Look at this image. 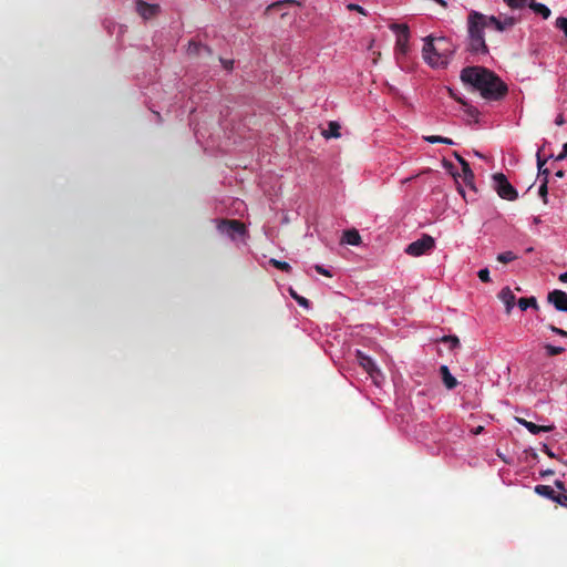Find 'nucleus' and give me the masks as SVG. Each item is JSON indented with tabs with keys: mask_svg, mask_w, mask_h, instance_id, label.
<instances>
[{
	"mask_svg": "<svg viewBox=\"0 0 567 567\" xmlns=\"http://www.w3.org/2000/svg\"><path fill=\"white\" fill-rule=\"evenodd\" d=\"M515 23L516 20L513 17H506L504 20H501L495 16L470 10L466 18L467 51L473 54L487 55L489 50L485 41V29L493 28L498 32H504Z\"/></svg>",
	"mask_w": 567,
	"mask_h": 567,
	"instance_id": "nucleus-1",
	"label": "nucleus"
},
{
	"mask_svg": "<svg viewBox=\"0 0 567 567\" xmlns=\"http://www.w3.org/2000/svg\"><path fill=\"white\" fill-rule=\"evenodd\" d=\"M461 80L480 91L482 97L488 101H499L508 92L507 85L499 76L483 66L464 68Z\"/></svg>",
	"mask_w": 567,
	"mask_h": 567,
	"instance_id": "nucleus-2",
	"label": "nucleus"
},
{
	"mask_svg": "<svg viewBox=\"0 0 567 567\" xmlns=\"http://www.w3.org/2000/svg\"><path fill=\"white\" fill-rule=\"evenodd\" d=\"M437 38L427 35L424 39L423 58L431 66H445L449 63V58L454 53V49L439 50L434 43Z\"/></svg>",
	"mask_w": 567,
	"mask_h": 567,
	"instance_id": "nucleus-3",
	"label": "nucleus"
},
{
	"mask_svg": "<svg viewBox=\"0 0 567 567\" xmlns=\"http://www.w3.org/2000/svg\"><path fill=\"white\" fill-rule=\"evenodd\" d=\"M389 28L396 34L394 54L395 59L400 61L410 50V28L405 23H391Z\"/></svg>",
	"mask_w": 567,
	"mask_h": 567,
	"instance_id": "nucleus-4",
	"label": "nucleus"
},
{
	"mask_svg": "<svg viewBox=\"0 0 567 567\" xmlns=\"http://www.w3.org/2000/svg\"><path fill=\"white\" fill-rule=\"evenodd\" d=\"M493 187L497 195L503 199L512 202L518 197L517 190L503 173H496L493 175Z\"/></svg>",
	"mask_w": 567,
	"mask_h": 567,
	"instance_id": "nucleus-5",
	"label": "nucleus"
},
{
	"mask_svg": "<svg viewBox=\"0 0 567 567\" xmlns=\"http://www.w3.org/2000/svg\"><path fill=\"white\" fill-rule=\"evenodd\" d=\"M435 247V240L432 236L427 234H423L422 237L411 244H409L405 248V252L413 257H420L422 255L427 254Z\"/></svg>",
	"mask_w": 567,
	"mask_h": 567,
	"instance_id": "nucleus-6",
	"label": "nucleus"
},
{
	"mask_svg": "<svg viewBox=\"0 0 567 567\" xmlns=\"http://www.w3.org/2000/svg\"><path fill=\"white\" fill-rule=\"evenodd\" d=\"M218 230L226 234L230 238H235L237 235L243 236L246 233L245 224L237 219H223L217 226Z\"/></svg>",
	"mask_w": 567,
	"mask_h": 567,
	"instance_id": "nucleus-7",
	"label": "nucleus"
},
{
	"mask_svg": "<svg viewBox=\"0 0 567 567\" xmlns=\"http://www.w3.org/2000/svg\"><path fill=\"white\" fill-rule=\"evenodd\" d=\"M535 492L538 495L553 499L559 505L567 507V494L565 493L556 494L555 491L548 485H536Z\"/></svg>",
	"mask_w": 567,
	"mask_h": 567,
	"instance_id": "nucleus-8",
	"label": "nucleus"
},
{
	"mask_svg": "<svg viewBox=\"0 0 567 567\" xmlns=\"http://www.w3.org/2000/svg\"><path fill=\"white\" fill-rule=\"evenodd\" d=\"M355 358L359 364L372 379H377V377L381 374L380 370L377 368L373 360L362 351L357 350Z\"/></svg>",
	"mask_w": 567,
	"mask_h": 567,
	"instance_id": "nucleus-9",
	"label": "nucleus"
},
{
	"mask_svg": "<svg viewBox=\"0 0 567 567\" xmlns=\"http://www.w3.org/2000/svg\"><path fill=\"white\" fill-rule=\"evenodd\" d=\"M547 299L558 311L567 312V293L565 291L556 289L548 293Z\"/></svg>",
	"mask_w": 567,
	"mask_h": 567,
	"instance_id": "nucleus-10",
	"label": "nucleus"
},
{
	"mask_svg": "<svg viewBox=\"0 0 567 567\" xmlns=\"http://www.w3.org/2000/svg\"><path fill=\"white\" fill-rule=\"evenodd\" d=\"M136 10L143 19L147 20L157 16L161 8L158 4H150L142 0H138L136 2Z\"/></svg>",
	"mask_w": 567,
	"mask_h": 567,
	"instance_id": "nucleus-11",
	"label": "nucleus"
},
{
	"mask_svg": "<svg viewBox=\"0 0 567 567\" xmlns=\"http://www.w3.org/2000/svg\"><path fill=\"white\" fill-rule=\"evenodd\" d=\"M517 422L525 426L532 434H538L540 432H550L555 429L554 425H537L525 419L517 417Z\"/></svg>",
	"mask_w": 567,
	"mask_h": 567,
	"instance_id": "nucleus-12",
	"label": "nucleus"
},
{
	"mask_svg": "<svg viewBox=\"0 0 567 567\" xmlns=\"http://www.w3.org/2000/svg\"><path fill=\"white\" fill-rule=\"evenodd\" d=\"M498 298L505 303L506 311H507V313H509L512 308L514 307L515 300H516L513 291L508 287H505L498 293Z\"/></svg>",
	"mask_w": 567,
	"mask_h": 567,
	"instance_id": "nucleus-13",
	"label": "nucleus"
},
{
	"mask_svg": "<svg viewBox=\"0 0 567 567\" xmlns=\"http://www.w3.org/2000/svg\"><path fill=\"white\" fill-rule=\"evenodd\" d=\"M187 53L189 55H200L203 53H206L207 55H212V49L207 45H204L196 41H189Z\"/></svg>",
	"mask_w": 567,
	"mask_h": 567,
	"instance_id": "nucleus-14",
	"label": "nucleus"
},
{
	"mask_svg": "<svg viewBox=\"0 0 567 567\" xmlns=\"http://www.w3.org/2000/svg\"><path fill=\"white\" fill-rule=\"evenodd\" d=\"M440 374L446 389L453 390L457 385V380L451 374L446 365H441Z\"/></svg>",
	"mask_w": 567,
	"mask_h": 567,
	"instance_id": "nucleus-15",
	"label": "nucleus"
},
{
	"mask_svg": "<svg viewBox=\"0 0 567 567\" xmlns=\"http://www.w3.org/2000/svg\"><path fill=\"white\" fill-rule=\"evenodd\" d=\"M342 240L348 245L358 246L361 243V236L357 229H349L343 233Z\"/></svg>",
	"mask_w": 567,
	"mask_h": 567,
	"instance_id": "nucleus-16",
	"label": "nucleus"
},
{
	"mask_svg": "<svg viewBox=\"0 0 567 567\" xmlns=\"http://www.w3.org/2000/svg\"><path fill=\"white\" fill-rule=\"evenodd\" d=\"M460 165L462 166L463 177L466 185H472V182L474 179V173L470 167L468 162H466L464 158H460Z\"/></svg>",
	"mask_w": 567,
	"mask_h": 567,
	"instance_id": "nucleus-17",
	"label": "nucleus"
},
{
	"mask_svg": "<svg viewBox=\"0 0 567 567\" xmlns=\"http://www.w3.org/2000/svg\"><path fill=\"white\" fill-rule=\"evenodd\" d=\"M340 128H341V126H340V124L338 122L331 121L328 124V130L323 131L322 134H323V136L326 138H331V137L338 138L341 135L340 134Z\"/></svg>",
	"mask_w": 567,
	"mask_h": 567,
	"instance_id": "nucleus-18",
	"label": "nucleus"
},
{
	"mask_svg": "<svg viewBox=\"0 0 567 567\" xmlns=\"http://www.w3.org/2000/svg\"><path fill=\"white\" fill-rule=\"evenodd\" d=\"M530 9L536 13L540 14L544 19H548L550 17V10L545 4L535 2L534 0L529 4Z\"/></svg>",
	"mask_w": 567,
	"mask_h": 567,
	"instance_id": "nucleus-19",
	"label": "nucleus"
},
{
	"mask_svg": "<svg viewBox=\"0 0 567 567\" xmlns=\"http://www.w3.org/2000/svg\"><path fill=\"white\" fill-rule=\"evenodd\" d=\"M518 307L520 308V310L525 311L529 307L537 309L538 305H537V300L535 297H529V298H519Z\"/></svg>",
	"mask_w": 567,
	"mask_h": 567,
	"instance_id": "nucleus-20",
	"label": "nucleus"
},
{
	"mask_svg": "<svg viewBox=\"0 0 567 567\" xmlns=\"http://www.w3.org/2000/svg\"><path fill=\"white\" fill-rule=\"evenodd\" d=\"M516 258H517V256L513 251H504V252L498 254L496 257L497 261H499L502 264L511 262V261L515 260Z\"/></svg>",
	"mask_w": 567,
	"mask_h": 567,
	"instance_id": "nucleus-21",
	"label": "nucleus"
},
{
	"mask_svg": "<svg viewBox=\"0 0 567 567\" xmlns=\"http://www.w3.org/2000/svg\"><path fill=\"white\" fill-rule=\"evenodd\" d=\"M269 264L272 265L275 268H277L281 271H285V272H289L291 270V266L286 261H280L275 258H271L269 260Z\"/></svg>",
	"mask_w": 567,
	"mask_h": 567,
	"instance_id": "nucleus-22",
	"label": "nucleus"
},
{
	"mask_svg": "<svg viewBox=\"0 0 567 567\" xmlns=\"http://www.w3.org/2000/svg\"><path fill=\"white\" fill-rule=\"evenodd\" d=\"M441 342L447 343L450 349H455L460 346V340L456 336H444L442 337Z\"/></svg>",
	"mask_w": 567,
	"mask_h": 567,
	"instance_id": "nucleus-23",
	"label": "nucleus"
},
{
	"mask_svg": "<svg viewBox=\"0 0 567 567\" xmlns=\"http://www.w3.org/2000/svg\"><path fill=\"white\" fill-rule=\"evenodd\" d=\"M464 112L466 113L468 118L473 120L474 122L478 121L480 111L476 107L468 104L464 109Z\"/></svg>",
	"mask_w": 567,
	"mask_h": 567,
	"instance_id": "nucleus-24",
	"label": "nucleus"
},
{
	"mask_svg": "<svg viewBox=\"0 0 567 567\" xmlns=\"http://www.w3.org/2000/svg\"><path fill=\"white\" fill-rule=\"evenodd\" d=\"M545 350H546L547 355L554 357V355H558V354L563 353L565 351V348L546 344Z\"/></svg>",
	"mask_w": 567,
	"mask_h": 567,
	"instance_id": "nucleus-25",
	"label": "nucleus"
},
{
	"mask_svg": "<svg viewBox=\"0 0 567 567\" xmlns=\"http://www.w3.org/2000/svg\"><path fill=\"white\" fill-rule=\"evenodd\" d=\"M548 179L546 177L542 181V184L538 189L539 196L543 198L544 203H547V194H548Z\"/></svg>",
	"mask_w": 567,
	"mask_h": 567,
	"instance_id": "nucleus-26",
	"label": "nucleus"
},
{
	"mask_svg": "<svg viewBox=\"0 0 567 567\" xmlns=\"http://www.w3.org/2000/svg\"><path fill=\"white\" fill-rule=\"evenodd\" d=\"M436 48L439 50L443 49H454L452 44L450 43L449 39L445 37H440L436 39Z\"/></svg>",
	"mask_w": 567,
	"mask_h": 567,
	"instance_id": "nucleus-27",
	"label": "nucleus"
},
{
	"mask_svg": "<svg viewBox=\"0 0 567 567\" xmlns=\"http://www.w3.org/2000/svg\"><path fill=\"white\" fill-rule=\"evenodd\" d=\"M291 297L302 307L308 308L309 307V300L302 296L297 295L296 291L290 289Z\"/></svg>",
	"mask_w": 567,
	"mask_h": 567,
	"instance_id": "nucleus-28",
	"label": "nucleus"
},
{
	"mask_svg": "<svg viewBox=\"0 0 567 567\" xmlns=\"http://www.w3.org/2000/svg\"><path fill=\"white\" fill-rule=\"evenodd\" d=\"M511 9H523L526 6V0H504Z\"/></svg>",
	"mask_w": 567,
	"mask_h": 567,
	"instance_id": "nucleus-29",
	"label": "nucleus"
},
{
	"mask_svg": "<svg viewBox=\"0 0 567 567\" xmlns=\"http://www.w3.org/2000/svg\"><path fill=\"white\" fill-rule=\"evenodd\" d=\"M296 1L295 0H282V1H278L276 3H272L270 4L268 8H267V11H271V10H275L277 8H280L282 6H286V4H295Z\"/></svg>",
	"mask_w": 567,
	"mask_h": 567,
	"instance_id": "nucleus-30",
	"label": "nucleus"
},
{
	"mask_svg": "<svg viewBox=\"0 0 567 567\" xmlns=\"http://www.w3.org/2000/svg\"><path fill=\"white\" fill-rule=\"evenodd\" d=\"M556 27L564 31L565 35L567 37V18L559 17L556 20Z\"/></svg>",
	"mask_w": 567,
	"mask_h": 567,
	"instance_id": "nucleus-31",
	"label": "nucleus"
},
{
	"mask_svg": "<svg viewBox=\"0 0 567 567\" xmlns=\"http://www.w3.org/2000/svg\"><path fill=\"white\" fill-rule=\"evenodd\" d=\"M347 9H348L349 11H355V12H359V13H360V14H362V16H367V14H368V12H367V10H365L364 8H362L361 6L355 4V3H349V4L347 6Z\"/></svg>",
	"mask_w": 567,
	"mask_h": 567,
	"instance_id": "nucleus-32",
	"label": "nucleus"
},
{
	"mask_svg": "<svg viewBox=\"0 0 567 567\" xmlns=\"http://www.w3.org/2000/svg\"><path fill=\"white\" fill-rule=\"evenodd\" d=\"M478 278L483 281V282H489L491 281V278H489V270L487 268H484V269H481L478 271Z\"/></svg>",
	"mask_w": 567,
	"mask_h": 567,
	"instance_id": "nucleus-33",
	"label": "nucleus"
},
{
	"mask_svg": "<svg viewBox=\"0 0 567 567\" xmlns=\"http://www.w3.org/2000/svg\"><path fill=\"white\" fill-rule=\"evenodd\" d=\"M315 270L318 274H320L322 276H326V277H331L332 276L331 272L328 269H326L323 266H321V265H316L315 266Z\"/></svg>",
	"mask_w": 567,
	"mask_h": 567,
	"instance_id": "nucleus-34",
	"label": "nucleus"
},
{
	"mask_svg": "<svg viewBox=\"0 0 567 567\" xmlns=\"http://www.w3.org/2000/svg\"><path fill=\"white\" fill-rule=\"evenodd\" d=\"M424 140L429 143H432V144H435V143H441L442 141V136H439V135H429V136H425Z\"/></svg>",
	"mask_w": 567,
	"mask_h": 567,
	"instance_id": "nucleus-35",
	"label": "nucleus"
},
{
	"mask_svg": "<svg viewBox=\"0 0 567 567\" xmlns=\"http://www.w3.org/2000/svg\"><path fill=\"white\" fill-rule=\"evenodd\" d=\"M549 329H550L554 333H556V334H558V336H560V337H565V338H567V331H565V330H563V329H560V328H557V327H555V326H553V324H550V326H549Z\"/></svg>",
	"mask_w": 567,
	"mask_h": 567,
	"instance_id": "nucleus-36",
	"label": "nucleus"
},
{
	"mask_svg": "<svg viewBox=\"0 0 567 567\" xmlns=\"http://www.w3.org/2000/svg\"><path fill=\"white\" fill-rule=\"evenodd\" d=\"M555 486L559 489V493L567 494V487L563 481H559V480L555 481Z\"/></svg>",
	"mask_w": 567,
	"mask_h": 567,
	"instance_id": "nucleus-37",
	"label": "nucleus"
},
{
	"mask_svg": "<svg viewBox=\"0 0 567 567\" xmlns=\"http://www.w3.org/2000/svg\"><path fill=\"white\" fill-rule=\"evenodd\" d=\"M219 60H220V62H221L223 66H224L226 70H228V71H229V70H233V68H234V61H233V60H224V59H221V58H220Z\"/></svg>",
	"mask_w": 567,
	"mask_h": 567,
	"instance_id": "nucleus-38",
	"label": "nucleus"
},
{
	"mask_svg": "<svg viewBox=\"0 0 567 567\" xmlns=\"http://www.w3.org/2000/svg\"><path fill=\"white\" fill-rule=\"evenodd\" d=\"M549 169L548 168H539L538 169V176L542 177V181L546 177L548 179Z\"/></svg>",
	"mask_w": 567,
	"mask_h": 567,
	"instance_id": "nucleus-39",
	"label": "nucleus"
},
{
	"mask_svg": "<svg viewBox=\"0 0 567 567\" xmlns=\"http://www.w3.org/2000/svg\"><path fill=\"white\" fill-rule=\"evenodd\" d=\"M546 161L547 159H544V158L540 157V151H538V153H537V167H538V169L539 168H544V166L546 164Z\"/></svg>",
	"mask_w": 567,
	"mask_h": 567,
	"instance_id": "nucleus-40",
	"label": "nucleus"
},
{
	"mask_svg": "<svg viewBox=\"0 0 567 567\" xmlns=\"http://www.w3.org/2000/svg\"><path fill=\"white\" fill-rule=\"evenodd\" d=\"M555 124L561 126L565 124V118L563 114H558L555 118Z\"/></svg>",
	"mask_w": 567,
	"mask_h": 567,
	"instance_id": "nucleus-41",
	"label": "nucleus"
},
{
	"mask_svg": "<svg viewBox=\"0 0 567 567\" xmlns=\"http://www.w3.org/2000/svg\"><path fill=\"white\" fill-rule=\"evenodd\" d=\"M450 93L458 103H461L464 106V109L466 107V105H468L467 102H465L461 97L455 96L452 91H450Z\"/></svg>",
	"mask_w": 567,
	"mask_h": 567,
	"instance_id": "nucleus-42",
	"label": "nucleus"
},
{
	"mask_svg": "<svg viewBox=\"0 0 567 567\" xmlns=\"http://www.w3.org/2000/svg\"><path fill=\"white\" fill-rule=\"evenodd\" d=\"M543 451L549 456V457H554V453L548 449V446L546 444L543 445Z\"/></svg>",
	"mask_w": 567,
	"mask_h": 567,
	"instance_id": "nucleus-43",
	"label": "nucleus"
},
{
	"mask_svg": "<svg viewBox=\"0 0 567 567\" xmlns=\"http://www.w3.org/2000/svg\"><path fill=\"white\" fill-rule=\"evenodd\" d=\"M441 143H442V144H447V145H453V144H454V142H453L451 138H449V137H443V136H442V141H441Z\"/></svg>",
	"mask_w": 567,
	"mask_h": 567,
	"instance_id": "nucleus-44",
	"label": "nucleus"
},
{
	"mask_svg": "<svg viewBox=\"0 0 567 567\" xmlns=\"http://www.w3.org/2000/svg\"><path fill=\"white\" fill-rule=\"evenodd\" d=\"M567 154H565V148L563 147V152L556 157L557 161H563Z\"/></svg>",
	"mask_w": 567,
	"mask_h": 567,
	"instance_id": "nucleus-45",
	"label": "nucleus"
},
{
	"mask_svg": "<svg viewBox=\"0 0 567 567\" xmlns=\"http://www.w3.org/2000/svg\"><path fill=\"white\" fill-rule=\"evenodd\" d=\"M567 154H565V148L563 147V152L556 157L557 161H563Z\"/></svg>",
	"mask_w": 567,
	"mask_h": 567,
	"instance_id": "nucleus-46",
	"label": "nucleus"
},
{
	"mask_svg": "<svg viewBox=\"0 0 567 567\" xmlns=\"http://www.w3.org/2000/svg\"><path fill=\"white\" fill-rule=\"evenodd\" d=\"M559 280L561 282H567V271L559 275Z\"/></svg>",
	"mask_w": 567,
	"mask_h": 567,
	"instance_id": "nucleus-47",
	"label": "nucleus"
},
{
	"mask_svg": "<svg viewBox=\"0 0 567 567\" xmlns=\"http://www.w3.org/2000/svg\"><path fill=\"white\" fill-rule=\"evenodd\" d=\"M553 474H554L553 470H546V471L542 472V476H547V475H553Z\"/></svg>",
	"mask_w": 567,
	"mask_h": 567,
	"instance_id": "nucleus-48",
	"label": "nucleus"
},
{
	"mask_svg": "<svg viewBox=\"0 0 567 567\" xmlns=\"http://www.w3.org/2000/svg\"><path fill=\"white\" fill-rule=\"evenodd\" d=\"M564 175H565V174H564V171H557V172L555 173V176H556V177H558V178H563V177H564Z\"/></svg>",
	"mask_w": 567,
	"mask_h": 567,
	"instance_id": "nucleus-49",
	"label": "nucleus"
},
{
	"mask_svg": "<svg viewBox=\"0 0 567 567\" xmlns=\"http://www.w3.org/2000/svg\"><path fill=\"white\" fill-rule=\"evenodd\" d=\"M483 430H484V427H483V426H481V425H480V426H477V427H476V430H475V434H480V433H482V431H483Z\"/></svg>",
	"mask_w": 567,
	"mask_h": 567,
	"instance_id": "nucleus-50",
	"label": "nucleus"
},
{
	"mask_svg": "<svg viewBox=\"0 0 567 567\" xmlns=\"http://www.w3.org/2000/svg\"><path fill=\"white\" fill-rule=\"evenodd\" d=\"M453 155L457 159L458 163H460V158H463L457 152H454Z\"/></svg>",
	"mask_w": 567,
	"mask_h": 567,
	"instance_id": "nucleus-51",
	"label": "nucleus"
},
{
	"mask_svg": "<svg viewBox=\"0 0 567 567\" xmlns=\"http://www.w3.org/2000/svg\"><path fill=\"white\" fill-rule=\"evenodd\" d=\"M565 148V154H567V142L563 146Z\"/></svg>",
	"mask_w": 567,
	"mask_h": 567,
	"instance_id": "nucleus-52",
	"label": "nucleus"
}]
</instances>
